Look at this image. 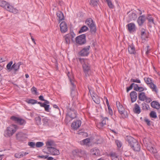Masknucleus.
<instances>
[{
  "mask_svg": "<svg viewBox=\"0 0 160 160\" xmlns=\"http://www.w3.org/2000/svg\"><path fill=\"white\" fill-rule=\"evenodd\" d=\"M108 112L109 114L111 115H112L113 114V112L111 108L110 107L109 108H108Z\"/></svg>",
  "mask_w": 160,
  "mask_h": 160,
  "instance_id": "obj_62",
  "label": "nucleus"
},
{
  "mask_svg": "<svg viewBox=\"0 0 160 160\" xmlns=\"http://www.w3.org/2000/svg\"><path fill=\"white\" fill-rule=\"evenodd\" d=\"M106 1L110 8H114V5L111 0H106Z\"/></svg>",
  "mask_w": 160,
  "mask_h": 160,
  "instance_id": "obj_41",
  "label": "nucleus"
},
{
  "mask_svg": "<svg viewBox=\"0 0 160 160\" xmlns=\"http://www.w3.org/2000/svg\"><path fill=\"white\" fill-rule=\"evenodd\" d=\"M134 112L136 114H139L141 112V109L137 103L134 105V107L133 109Z\"/></svg>",
  "mask_w": 160,
  "mask_h": 160,
  "instance_id": "obj_23",
  "label": "nucleus"
},
{
  "mask_svg": "<svg viewBox=\"0 0 160 160\" xmlns=\"http://www.w3.org/2000/svg\"><path fill=\"white\" fill-rule=\"evenodd\" d=\"M88 89L89 90V92L91 97L93 95H95L93 90L91 88L88 87Z\"/></svg>",
  "mask_w": 160,
  "mask_h": 160,
  "instance_id": "obj_50",
  "label": "nucleus"
},
{
  "mask_svg": "<svg viewBox=\"0 0 160 160\" xmlns=\"http://www.w3.org/2000/svg\"><path fill=\"white\" fill-rule=\"evenodd\" d=\"M86 37L85 34H83L77 37L75 39L76 43L80 45L85 44L86 42Z\"/></svg>",
  "mask_w": 160,
  "mask_h": 160,
  "instance_id": "obj_8",
  "label": "nucleus"
},
{
  "mask_svg": "<svg viewBox=\"0 0 160 160\" xmlns=\"http://www.w3.org/2000/svg\"><path fill=\"white\" fill-rule=\"evenodd\" d=\"M144 121L145 122L147 123V125L148 126H150V121L149 119L147 118H145L144 119Z\"/></svg>",
  "mask_w": 160,
  "mask_h": 160,
  "instance_id": "obj_54",
  "label": "nucleus"
},
{
  "mask_svg": "<svg viewBox=\"0 0 160 160\" xmlns=\"http://www.w3.org/2000/svg\"><path fill=\"white\" fill-rule=\"evenodd\" d=\"M130 95L132 102H133L136 101L137 98V94L135 91L131 92L130 93Z\"/></svg>",
  "mask_w": 160,
  "mask_h": 160,
  "instance_id": "obj_17",
  "label": "nucleus"
},
{
  "mask_svg": "<svg viewBox=\"0 0 160 160\" xmlns=\"http://www.w3.org/2000/svg\"><path fill=\"white\" fill-rule=\"evenodd\" d=\"M126 141L130 145L131 148L134 151L139 152L140 150L141 147L138 141L131 136H127L126 138Z\"/></svg>",
  "mask_w": 160,
  "mask_h": 160,
  "instance_id": "obj_1",
  "label": "nucleus"
},
{
  "mask_svg": "<svg viewBox=\"0 0 160 160\" xmlns=\"http://www.w3.org/2000/svg\"><path fill=\"white\" fill-rule=\"evenodd\" d=\"M128 30L130 32H134L135 31V26L134 24L131 23L127 25Z\"/></svg>",
  "mask_w": 160,
  "mask_h": 160,
  "instance_id": "obj_20",
  "label": "nucleus"
},
{
  "mask_svg": "<svg viewBox=\"0 0 160 160\" xmlns=\"http://www.w3.org/2000/svg\"><path fill=\"white\" fill-rule=\"evenodd\" d=\"M116 104L118 112L121 115L122 117L124 118L128 117V114L127 112L125 110L124 107L120 102L117 101Z\"/></svg>",
  "mask_w": 160,
  "mask_h": 160,
  "instance_id": "obj_7",
  "label": "nucleus"
},
{
  "mask_svg": "<svg viewBox=\"0 0 160 160\" xmlns=\"http://www.w3.org/2000/svg\"><path fill=\"white\" fill-rule=\"evenodd\" d=\"M47 149L49 154L53 155H58L60 154L59 151L54 147H48Z\"/></svg>",
  "mask_w": 160,
  "mask_h": 160,
  "instance_id": "obj_10",
  "label": "nucleus"
},
{
  "mask_svg": "<svg viewBox=\"0 0 160 160\" xmlns=\"http://www.w3.org/2000/svg\"><path fill=\"white\" fill-rule=\"evenodd\" d=\"M147 96L144 92H140L138 94V97L139 99L141 101H144Z\"/></svg>",
  "mask_w": 160,
  "mask_h": 160,
  "instance_id": "obj_24",
  "label": "nucleus"
},
{
  "mask_svg": "<svg viewBox=\"0 0 160 160\" xmlns=\"http://www.w3.org/2000/svg\"><path fill=\"white\" fill-rule=\"evenodd\" d=\"M130 82L139 83H140L141 82L140 80L138 78H131L130 80Z\"/></svg>",
  "mask_w": 160,
  "mask_h": 160,
  "instance_id": "obj_48",
  "label": "nucleus"
},
{
  "mask_svg": "<svg viewBox=\"0 0 160 160\" xmlns=\"http://www.w3.org/2000/svg\"><path fill=\"white\" fill-rule=\"evenodd\" d=\"M90 46H88L83 48L79 52V55L82 56H87L89 54Z\"/></svg>",
  "mask_w": 160,
  "mask_h": 160,
  "instance_id": "obj_11",
  "label": "nucleus"
},
{
  "mask_svg": "<svg viewBox=\"0 0 160 160\" xmlns=\"http://www.w3.org/2000/svg\"><path fill=\"white\" fill-rule=\"evenodd\" d=\"M90 139L89 138H87L83 140L80 142V143L82 145H86L90 142Z\"/></svg>",
  "mask_w": 160,
  "mask_h": 160,
  "instance_id": "obj_34",
  "label": "nucleus"
},
{
  "mask_svg": "<svg viewBox=\"0 0 160 160\" xmlns=\"http://www.w3.org/2000/svg\"><path fill=\"white\" fill-rule=\"evenodd\" d=\"M134 85V83H132V84H131L130 85V86L129 87H127V92H128L129 91L131 90L132 89Z\"/></svg>",
  "mask_w": 160,
  "mask_h": 160,
  "instance_id": "obj_53",
  "label": "nucleus"
},
{
  "mask_svg": "<svg viewBox=\"0 0 160 160\" xmlns=\"http://www.w3.org/2000/svg\"><path fill=\"white\" fill-rule=\"evenodd\" d=\"M88 30V28L85 25L83 26H82L79 31V33H82L84 32H86Z\"/></svg>",
  "mask_w": 160,
  "mask_h": 160,
  "instance_id": "obj_33",
  "label": "nucleus"
},
{
  "mask_svg": "<svg viewBox=\"0 0 160 160\" xmlns=\"http://www.w3.org/2000/svg\"><path fill=\"white\" fill-rule=\"evenodd\" d=\"M106 120H108V118L107 117L102 118L101 122L99 123V125L101 127H103L106 123Z\"/></svg>",
  "mask_w": 160,
  "mask_h": 160,
  "instance_id": "obj_39",
  "label": "nucleus"
},
{
  "mask_svg": "<svg viewBox=\"0 0 160 160\" xmlns=\"http://www.w3.org/2000/svg\"><path fill=\"white\" fill-rule=\"evenodd\" d=\"M79 60L82 63L83 62H84L82 67L86 76L88 77L89 76L91 72L90 65L88 63H86V60L81 58H79Z\"/></svg>",
  "mask_w": 160,
  "mask_h": 160,
  "instance_id": "obj_6",
  "label": "nucleus"
},
{
  "mask_svg": "<svg viewBox=\"0 0 160 160\" xmlns=\"http://www.w3.org/2000/svg\"><path fill=\"white\" fill-rule=\"evenodd\" d=\"M144 80L147 84H150L152 83V80L149 78H144Z\"/></svg>",
  "mask_w": 160,
  "mask_h": 160,
  "instance_id": "obj_43",
  "label": "nucleus"
},
{
  "mask_svg": "<svg viewBox=\"0 0 160 160\" xmlns=\"http://www.w3.org/2000/svg\"><path fill=\"white\" fill-rule=\"evenodd\" d=\"M16 137L17 139L22 141L24 140L26 138L25 134L22 132H19L17 133Z\"/></svg>",
  "mask_w": 160,
  "mask_h": 160,
  "instance_id": "obj_14",
  "label": "nucleus"
},
{
  "mask_svg": "<svg viewBox=\"0 0 160 160\" xmlns=\"http://www.w3.org/2000/svg\"><path fill=\"white\" fill-rule=\"evenodd\" d=\"M98 0H91L90 5L94 7L97 6L98 3Z\"/></svg>",
  "mask_w": 160,
  "mask_h": 160,
  "instance_id": "obj_37",
  "label": "nucleus"
},
{
  "mask_svg": "<svg viewBox=\"0 0 160 160\" xmlns=\"http://www.w3.org/2000/svg\"><path fill=\"white\" fill-rule=\"evenodd\" d=\"M150 87L152 89V91L157 92V89L156 85L152 82L150 84Z\"/></svg>",
  "mask_w": 160,
  "mask_h": 160,
  "instance_id": "obj_38",
  "label": "nucleus"
},
{
  "mask_svg": "<svg viewBox=\"0 0 160 160\" xmlns=\"http://www.w3.org/2000/svg\"><path fill=\"white\" fill-rule=\"evenodd\" d=\"M72 152L74 157H78L79 150L76 149L72 151Z\"/></svg>",
  "mask_w": 160,
  "mask_h": 160,
  "instance_id": "obj_44",
  "label": "nucleus"
},
{
  "mask_svg": "<svg viewBox=\"0 0 160 160\" xmlns=\"http://www.w3.org/2000/svg\"><path fill=\"white\" fill-rule=\"evenodd\" d=\"M115 143L118 148H120L121 147L122 144L120 141L118 140H116L115 141Z\"/></svg>",
  "mask_w": 160,
  "mask_h": 160,
  "instance_id": "obj_52",
  "label": "nucleus"
},
{
  "mask_svg": "<svg viewBox=\"0 0 160 160\" xmlns=\"http://www.w3.org/2000/svg\"><path fill=\"white\" fill-rule=\"evenodd\" d=\"M129 18L131 20H134L137 18V15L135 12H132L129 14Z\"/></svg>",
  "mask_w": 160,
  "mask_h": 160,
  "instance_id": "obj_29",
  "label": "nucleus"
},
{
  "mask_svg": "<svg viewBox=\"0 0 160 160\" xmlns=\"http://www.w3.org/2000/svg\"><path fill=\"white\" fill-rule=\"evenodd\" d=\"M87 153L85 151L79 150L78 157H85L86 156Z\"/></svg>",
  "mask_w": 160,
  "mask_h": 160,
  "instance_id": "obj_30",
  "label": "nucleus"
},
{
  "mask_svg": "<svg viewBox=\"0 0 160 160\" xmlns=\"http://www.w3.org/2000/svg\"><path fill=\"white\" fill-rule=\"evenodd\" d=\"M141 38L143 40H145L146 38H148V33L146 32V30L144 28H142L141 31Z\"/></svg>",
  "mask_w": 160,
  "mask_h": 160,
  "instance_id": "obj_19",
  "label": "nucleus"
},
{
  "mask_svg": "<svg viewBox=\"0 0 160 160\" xmlns=\"http://www.w3.org/2000/svg\"><path fill=\"white\" fill-rule=\"evenodd\" d=\"M8 4V3L5 1L0 0V6L3 8H4L5 9L7 6V5Z\"/></svg>",
  "mask_w": 160,
  "mask_h": 160,
  "instance_id": "obj_36",
  "label": "nucleus"
},
{
  "mask_svg": "<svg viewBox=\"0 0 160 160\" xmlns=\"http://www.w3.org/2000/svg\"><path fill=\"white\" fill-rule=\"evenodd\" d=\"M60 30L62 33H64L67 31V27L66 24L64 22H62L60 25Z\"/></svg>",
  "mask_w": 160,
  "mask_h": 160,
  "instance_id": "obj_18",
  "label": "nucleus"
},
{
  "mask_svg": "<svg viewBox=\"0 0 160 160\" xmlns=\"http://www.w3.org/2000/svg\"><path fill=\"white\" fill-rule=\"evenodd\" d=\"M90 152L92 154L96 156L99 155L100 154L99 150L97 148L91 149Z\"/></svg>",
  "mask_w": 160,
  "mask_h": 160,
  "instance_id": "obj_22",
  "label": "nucleus"
},
{
  "mask_svg": "<svg viewBox=\"0 0 160 160\" xmlns=\"http://www.w3.org/2000/svg\"><path fill=\"white\" fill-rule=\"evenodd\" d=\"M27 102L28 103H31L32 104L37 103V100L33 99H29Z\"/></svg>",
  "mask_w": 160,
  "mask_h": 160,
  "instance_id": "obj_47",
  "label": "nucleus"
},
{
  "mask_svg": "<svg viewBox=\"0 0 160 160\" xmlns=\"http://www.w3.org/2000/svg\"><path fill=\"white\" fill-rule=\"evenodd\" d=\"M15 157L17 158H21L23 156V154L22 153H16L15 154Z\"/></svg>",
  "mask_w": 160,
  "mask_h": 160,
  "instance_id": "obj_46",
  "label": "nucleus"
},
{
  "mask_svg": "<svg viewBox=\"0 0 160 160\" xmlns=\"http://www.w3.org/2000/svg\"><path fill=\"white\" fill-rule=\"evenodd\" d=\"M150 116L152 118H157L156 113L154 111H151L150 113Z\"/></svg>",
  "mask_w": 160,
  "mask_h": 160,
  "instance_id": "obj_42",
  "label": "nucleus"
},
{
  "mask_svg": "<svg viewBox=\"0 0 160 160\" xmlns=\"http://www.w3.org/2000/svg\"><path fill=\"white\" fill-rule=\"evenodd\" d=\"M128 50L129 53L131 54H134L135 52V49L132 44L129 45L128 47Z\"/></svg>",
  "mask_w": 160,
  "mask_h": 160,
  "instance_id": "obj_25",
  "label": "nucleus"
},
{
  "mask_svg": "<svg viewBox=\"0 0 160 160\" xmlns=\"http://www.w3.org/2000/svg\"><path fill=\"white\" fill-rule=\"evenodd\" d=\"M81 122L80 120L73 122L72 124V127L74 129H77L81 126Z\"/></svg>",
  "mask_w": 160,
  "mask_h": 160,
  "instance_id": "obj_16",
  "label": "nucleus"
},
{
  "mask_svg": "<svg viewBox=\"0 0 160 160\" xmlns=\"http://www.w3.org/2000/svg\"><path fill=\"white\" fill-rule=\"evenodd\" d=\"M155 158L157 159V160H160V156L158 154H156L155 155Z\"/></svg>",
  "mask_w": 160,
  "mask_h": 160,
  "instance_id": "obj_64",
  "label": "nucleus"
},
{
  "mask_svg": "<svg viewBox=\"0 0 160 160\" xmlns=\"http://www.w3.org/2000/svg\"><path fill=\"white\" fill-rule=\"evenodd\" d=\"M142 109L144 110L147 111L149 108V105L143 102L142 103Z\"/></svg>",
  "mask_w": 160,
  "mask_h": 160,
  "instance_id": "obj_35",
  "label": "nucleus"
},
{
  "mask_svg": "<svg viewBox=\"0 0 160 160\" xmlns=\"http://www.w3.org/2000/svg\"><path fill=\"white\" fill-rule=\"evenodd\" d=\"M85 23L89 27L91 33L92 34H94L97 30L96 25L92 19L91 18L87 19L85 22Z\"/></svg>",
  "mask_w": 160,
  "mask_h": 160,
  "instance_id": "obj_5",
  "label": "nucleus"
},
{
  "mask_svg": "<svg viewBox=\"0 0 160 160\" xmlns=\"http://www.w3.org/2000/svg\"><path fill=\"white\" fill-rule=\"evenodd\" d=\"M10 119L13 121L20 125H24L26 123L24 120L22 118L17 117L15 116H12L10 118Z\"/></svg>",
  "mask_w": 160,
  "mask_h": 160,
  "instance_id": "obj_9",
  "label": "nucleus"
},
{
  "mask_svg": "<svg viewBox=\"0 0 160 160\" xmlns=\"http://www.w3.org/2000/svg\"><path fill=\"white\" fill-rule=\"evenodd\" d=\"M145 102L148 103L152 101V100L150 98H148L147 97L146 98H145Z\"/></svg>",
  "mask_w": 160,
  "mask_h": 160,
  "instance_id": "obj_56",
  "label": "nucleus"
},
{
  "mask_svg": "<svg viewBox=\"0 0 160 160\" xmlns=\"http://www.w3.org/2000/svg\"><path fill=\"white\" fill-rule=\"evenodd\" d=\"M35 143L34 142H29L28 143V145L30 146L31 147L35 148Z\"/></svg>",
  "mask_w": 160,
  "mask_h": 160,
  "instance_id": "obj_51",
  "label": "nucleus"
},
{
  "mask_svg": "<svg viewBox=\"0 0 160 160\" xmlns=\"http://www.w3.org/2000/svg\"><path fill=\"white\" fill-rule=\"evenodd\" d=\"M111 156L112 157V160H119L118 158H117L114 154H112Z\"/></svg>",
  "mask_w": 160,
  "mask_h": 160,
  "instance_id": "obj_55",
  "label": "nucleus"
},
{
  "mask_svg": "<svg viewBox=\"0 0 160 160\" xmlns=\"http://www.w3.org/2000/svg\"><path fill=\"white\" fill-rule=\"evenodd\" d=\"M49 105L46 104L45 107L44 108L45 110L47 112H49Z\"/></svg>",
  "mask_w": 160,
  "mask_h": 160,
  "instance_id": "obj_58",
  "label": "nucleus"
},
{
  "mask_svg": "<svg viewBox=\"0 0 160 160\" xmlns=\"http://www.w3.org/2000/svg\"><path fill=\"white\" fill-rule=\"evenodd\" d=\"M147 149L152 153H155L157 152L156 149L155 148H154L152 146V144L151 145H150L149 146H148V147L147 148Z\"/></svg>",
  "mask_w": 160,
  "mask_h": 160,
  "instance_id": "obj_27",
  "label": "nucleus"
},
{
  "mask_svg": "<svg viewBox=\"0 0 160 160\" xmlns=\"http://www.w3.org/2000/svg\"><path fill=\"white\" fill-rule=\"evenodd\" d=\"M148 20V21L150 22H152L153 23V18H146Z\"/></svg>",
  "mask_w": 160,
  "mask_h": 160,
  "instance_id": "obj_63",
  "label": "nucleus"
},
{
  "mask_svg": "<svg viewBox=\"0 0 160 160\" xmlns=\"http://www.w3.org/2000/svg\"><path fill=\"white\" fill-rule=\"evenodd\" d=\"M68 116L72 119L75 118L77 117L76 111L71 108L70 109L66 115V116Z\"/></svg>",
  "mask_w": 160,
  "mask_h": 160,
  "instance_id": "obj_12",
  "label": "nucleus"
},
{
  "mask_svg": "<svg viewBox=\"0 0 160 160\" xmlns=\"http://www.w3.org/2000/svg\"><path fill=\"white\" fill-rule=\"evenodd\" d=\"M56 14L57 17L58 18L59 22L64 19V16L63 13L61 11H58L57 12Z\"/></svg>",
  "mask_w": 160,
  "mask_h": 160,
  "instance_id": "obj_26",
  "label": "nucleus"
},
{
  "mask_svg": "<svg viewBox=\"0 0 160 160\" xmlns=\"http://www.w3.org/2000/svg\"><path fill=\"white\" fill-rule=\"evenodd\" d=\"M18 126L15 125H12L8 127L4 131V135L6 137H10L16 131Z\"/></svg>",
  "mask_w": 160,
  "mask_h": 160,
  "instance_id": "obj_2",
  "label": "nucleus"
},
{
  "mask_svg": "<svg viewBox=\"0 0 160 160\" xmlns=\"http://www.w3.org/2000/svg\"><path fill=\"white\" fill-rule=\"evenodd\" d=\"M136 89V91H138V92H142L144 90V88H143L142 87H139L138 88V89Z\"/></svg>",
  "mask_w": 160,
  "mask_h": 160,
  "instance_id": "obj_57",
  "label": "nucleus"
},
{
  "mask_svg": "<svg viewBox=\"0 0 160 160\" xmlns=\"http://www.w3.org/2000/svg\"><path fill=\"white\" fill-rule=\"evenodd\" d=\"M65 42L67 44H69L70 42V37L69 34H67L65 35L64 36Z\"/></svg>",
  "mask_w": 160,
  "mask_h": 160,
  "instance_id": "obj_40",
  "label": "nucleus"
},
{
  "mask_svg": "<svg viewBox=\"0 0 160 160\" xmlns=\"http://www.w3.org/2000/svg\"><path fill=\"white\" fill-rule=\"evenodd\" d=\"M91 97L93 101L95 103L97 104H99L100 103V100L98 96L96 95L95 96L94 95H93Z\"/></svg>",
  "mask_w": 160,
  "mask_h": 160,
  "instance_id": "obj_31",
  "label": "nucleus"
},
{
  "mask_svg": "<svg viewBox=\"0 0 160 160\" xmlns=\"http://www.w3.org/2000/svg\"><path fill=\"white\" fill-rule=\"evenodd\" d=\"M67 75L68 77L71 85V94L73 98L75 96V94L77 93V92L75 91L76 86L75 83V82L72 79L73 78V77L72 76L71 74H70L69 72H68L67 74Z\"/></svg>",
  "mask_w": 160,
  "mask_h": 160,
  "instance_id": "obj_4",
  "label": "nucleus"
},
{
  "mask_svg": "<svg viewBox=\"0 0 160 160\" xmlns=\"http://www.w3.org/2000/svg\"><path fill=\"white\" fill-rule=\"evenodd\" d=\"M31 90L32 92L33 91L35 92V94H38V92L37 91V89L34 87H33L31 88Z\"/></svg>",
  "mask_w": 160,
  "mask_h": 160,
  "instance_id": "obj_59",
  "label": "nucleus"
},
{
  "mask_svg": "<svg viewBox=\"0 0 160 160\" xmlns=\"http://www.w3.org/2000/svg\"><path fill=\"white\" fill-rule=\"evenodd\" d=\"M49 120L47 118L44 117L42 120L44 124L46 125H48V124Z\"/></svg>",
  "mask_w": 160,
  "mask_h": 160,
  "instance_id": "obj_49",
  "label": "nucleus"
},
{
  "mask_svg": "<svg viewBox=\"0 0 160 160\" xmlns=\"http://www.w3.org/2000/svg\"><path fill=\"white\" fill-rule=\"evenodd\" d=\"M151 106L154 108L158 109L160 108V104L156 101H154L151 103Z\"/></svg>",
  "mask_w": 160,
  "mask_h": 160,
  "instance_id": "obj_21",
  "label": "nucleus"
},
{
  "mask_svg": "<svg viewBox=\"0 0 160 160\" xmlns=\"http://www.w3.org/2000/svg\"><path fill=\"white\" fill-rule=\"evenodd\" d=\"M13 62L11 61L7 65L6 68L8 72L12 71V72L13 74H16L19 69V67L16 64V63L15 62L12 65Z\"/></svg>",
  "mask_w": 160,
  "mask_h": 160,
  "instance_id": "obj_3",
  "label": "nucleus"
},
{
  "mask_svg": "<svg viewBox=\"0 0 160 160\" xmlns=\"http://www.w3.org/2000/svg\"><path fill=\"white\" fill-rule=\"evenodd\" d=\"M46 145L47 148L48 147H53L54 145V143L53 141L52 140H48L46 142Z\"/></svg>",
  "mask_w": 160,
  "mask_h": 160,
  "instance_id": "obj_28",
  "label": "nucleus"
},
{
  "mask_svg": "<svg viewBox=\"0 0 160 160\" xmlns=\"http://www.w3.org/2000/svg\"><path fill=\"white\" fill-rule=\"evenodd\" d=\"M146 19V18L145 15H143L139 17L137 21L139 26H142L145 21Z\"/></svg>",
  "mask_w": 160,
  "mask_h": 160,
  "instance_id": "obj_15",
  "label": "nucleus"
},
{
  "mask_svg": "<svg viewBox=\"0 0 160 160\" xmlns=\"http://www.w3.org/2000/svg\"><path fill=\"white\" fill-rule=\"evenodd\" d=\"M44 145V143L42 142H37L36 143L35 147L37 148H40L43 146Z\"/></svg>",
  "mask_w": 160,
  "mask_h": 160,
  "instance_id": "obj_45",
  "label": "nucleus"
},
{
  "mask_svg": "<svg viewBox=\"0 0 160 160\" xmlns=\"http://www.w3.org/2000/svg\"><path fill=\"white\" fill-rule=\"evenodd\" d=\"M37 122L40 123L41 122V118L40 117L38 116L37 117L35 118Z\"/></svg>",
  "mask_w": 160,
  "mask_h": 160,
  "instance_id": "obj_60",
  "label": "nucleus"
},
{
  "mask_svg": "<svg viewBox=\"0 0 160 160\" xmlns=\"http://www.w3.org/2000/svg\"><path fill=\"white\" fill-rule=\"evenodd\" d=\"M139 87L138 86V85L137 84H135L134 83V86H133V89H134V90L136 91V89H138V88Z\"/></svg>",
  "mask_w": 160,
  "mask_h": 160,
  "instance_id": "obj_61",
  "label": "nucleus"
},
{
  "mask_svg": "<svg viewBox=\"0 0 160 160\" xmlns=\"http://www.w3.org/2000/svg\"><path fill=\"white\" fill-rule=\"evenodd\" d=\"M143 142L145 146L147 147V148L148 146L151 145L152 144L151 142L149 141V140L146 138H144L143 139Z\"/></svg>",
  "mask_w": 160,
  "mask_h": 160,
  "instance_id": "obj_32",
  "label": "nucleus"
},
{
  "mask_svg": "<svg viewBox=\"0 0 160 160\" xmlns=\"http://www.w3.org/2000/svg\"><path fill=\"white\" fill-rule=\"evenodd\" d=\"M5 9L8 11L13 13L14 14H16L18 12V10L16 8H14L12 6L10 5L9 3L7 5V6Z\"/></svg>",
  "mask_w": 160,
  "mask_h": 160,
  "instance_id": "obj_13",
  "label": "nucleus"
}]
</instances>
